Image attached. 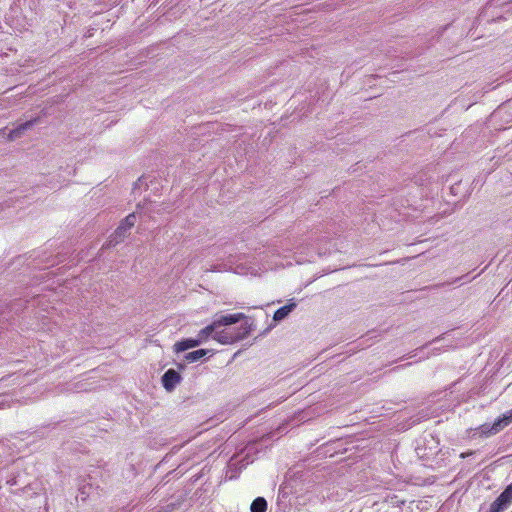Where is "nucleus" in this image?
<instances>
[{
	"label": "nucleus",
	"instance_id": "6e6552de",
	"mask_svg": "<svg viewBox=\"0 0 512 512\" xmlns=\"http://www.w3.org/2000/svg\"><path fill=\"white\" fill-rule=\"evenodd\" d=\"M128 230L129 229L124 224L120 223L114 234L111 236L110 243L118 244L123 241Z\"/></svg>",
	"mask_w": 512,
	"mask_h": 512
},
{
	"label": "nucleus",
	"instance_id": "20e7f679",
	"mask_svg": "<svg viewBox=\"0 0 512 512\" xmlns=\"http://www.w3.org/2000/svg\"><path fill=\"white\" fill-rule=\"evenodd\" d=\"M214 340L221 344H232L239 339H241V336L232 333L228 330H222V331H215L214 335L212 336Z\"/></svg>",
	"mask_w": 512,
	"mask_h": 512
},
{
	"label": "nucleus",
	"instance_id": "0eeeda50",
	"mask_svg": "<svg viewBox=\"0 0 512 512\" xmlns=\"http://www.w3.org/2000/svg\"><path fill=\"white\" fill-rule=\"evenodd\" d=\"M34 121H27L21 125H19L17 128L11 130L8 135L9 140H15L19 138L25 130L30 128L33 125Z\"/></svg>",
	"mask_w": 512,
	"mask_h": 512
},
{
	"label": "nucleus",
	"instance_id": "2eb2a0df",
	"mask_svg": "<svg viewBox=\"0 0 512 512\" xmlns=\"http://www.w3.org/2000/svg\"><path fill=\"white\" fill-rule=\"evenodd\" d=\"M135 222L136 215L135 213H131L128 216H126V218L121 223L124 224L128 229H131L135 225Z\"/></svg>",
	"mask_w": 512,
	"mask_h": 512
},
{
	"label": "nucleus",
	"instance_id": "f03ea898",
	"mask_svg": "<svg viewBox=\"0 0 512 512\" xmlns=\"http://www.w3.org/2000/svg\"><path fill=\"white\" fill-rule=\"evenodd\" d=\"M512 422V409L499 417L492 425L484 424L480 427L481 434L489 437L499 433L502 429L508 426Z\"/></svg>",
	"mask_w": 512,
	"mask_h": 512
},
{
	"label": "nucleus",
	"instance_id": "4468645a",
	"mask_svg": "<svg viewBox=\"0 0 512 512\" xmlns=\"http://www.w3.org/2000/svg\"><path fill=\"white\" fill-rule=\"evenodd\" d=\"M507 505L499 497L490 505L488 512H502Z\"/></svg>",
	"mask_w": 512,
	"mask_h": 512
},
{
	"label": "nucleus",
	"instance_id": "1a4fd4ad",
	"mask_svg": "<svg viewBox=\"0 0 512 512\" xmlns=\"http://www.w3.org/2000/svg\"><path fill=\"white\" fill-rule=\"evenodd\" d=\"M217 329L218 326L214 320L210 325H207L205 328L200 330L198 334V339H201V342L207 340L209 336H211L212 334L214 335Z\"/></svg>",
	"mask_w": 512,
	"mask_h": 512
},
{
	"label": "nucleus",
	"instance_id": "39448f33",
	"mask_svg": "<svg viewBox=\"0 0 512 512\" xmlns=\"http://www.w3.org/2000/svg\"><path fill=\"white\" fill-rule=\"evenodd\" d=\"M244 318H245V315L243 313H235V314L221 316L219 319H215V322L219 328L220 326H227V325L235 324Z\"/></svg>",
	"mask_w": 512,
	"mask_h": 512
},
{
	"label": "nucleus",
	"instance_id": "7ed1b4c3",
	"mask_svg": "<svg viewBox=\"0 0 512 512\" xmlns=\"http://www.w3.org/2000/svg\"><path fill=\"white\" fill-rule=\"evenodd\" d=\"M181 381L180 374L174 369H168L162 376V384L167 391H171Z\"/></svg>",
	"mask_w": 512,
	"mask_h": 512
},
{
	"label": "nucleus",
	"instance_id": "9b49d317",
	"mask_svg": "<svg viewBox=\"0 0 512 512\" xmlns=\"http://www.w3.org/2000/svg\"><path fill=\"white\" fill-rule=\"evenodd\" d=\"M295 306L296 305L294 303H292V304H288V305L280 307L274 313V320L280 321V320L284 319L292 311V309Z\"/></svg>",
	"mask_w": 512,
	"mask_h": 512
},
{
	"label": "nucleus",
	"instance_id": "9d476101",
	"mask_svg": "<svg viewBox=\"0 0 512 512\" xmlns=\"http://www.w3.org/2000/svg\"><path fill=\"white\" fill-rule=\"evenodd\" d=\"M250 511L251 512H266L267 511V501L263 497H257L251 503Z\"/></svg>",
	"mask_w": 512,
	"mask_h": 512
},
{
	"label": "nucleus",
	"instance_id": "f8f14e48",
	"mask_svg": "<svg viewBox=\"0 0 512 512\" xmlns=\"http://www.w3.org/2000/svg\"><path fill=\"white\" fill-rule=\"evenodd\" d=\"M207 353H208V350H206V349L195 350V351L187 353L185 355V359L188 362H195V361L199 360L200 358L204 357L205 355H207Z\"/></svg>",
	"mask_w": 512,
	"mask_h": 512
},
{
	"label": "nucleus",
	"instance_id": "ddd939ff",
	"mask_svg": "<svg viewBox=\"0 0 512 512\" xmlns=\"http://www.w3.org/2000/svg\"><path fill=\"white\" fill-rule=\"evenodd\" d=\"M507 506L512 502V482L498 496Z\"/></svg>",
	"mask_w": 512,
	"mask_h": 512
},
{
	"label": "nucleus",
	"instance_id": "f257e3e1",
	"mask_svg": "<svg viewBox=\"0 0 512 512\" xmlns=\"http://www.w3.org/2000/svg\"><path fill=\"white\" fill-rule=\"evenodd\" d=\"M512 422V409L499 417L492 425L484 424L480 427L481 434L489 437L499 433L502 429L508 426Z\"/></svg>",
	"mask_w": 512,
	"mask_h": 512
},
{
	"label": "nucleus",
	"instance_id": "423d86ee",
	"mask_svg": "<svg viewBox=\"0 0 512 512\" xmlns=\"http://www.w3.org/2000/svg\"><path fill=\"white\" fill-rule=\"evenodd\" d=\"M201 343V339H183L174 344L175 352H183L190 348L197 347Z\"/></svg>",
	"mask_w": 512,
	"mask_h": 512
}]
</instances>
